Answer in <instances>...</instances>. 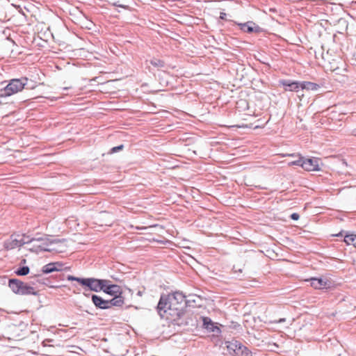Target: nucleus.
I'll return each instance as SVG.
<instances>
[{
	"mask_svg": "<svg viewBox=\"0 0 356 356\" xmlns=\"http://www.w3.org/2000/svg\"><path fill=\"white\" fill-rule=\"evenodd\" d=\"M326 68L327 70H330L338 74H341L342 72L346 71V68H341L338 65V62L335 60L330 62L329 64L327 65Z\"/></svg>",
	"mask_w": 356,
	"mask_h": 356,
	"instance_id": "obj_16",
	"label": "nucleus"
},
{
	"mask_svg": "<svg viewBox=\"0 0 356 356\" xmlns=\"http://www.w3.org/2000/svg\"><path fill=\"white\" fill-rule=\"evenodd\" d=\"M320 159L316 157L311 159H305L303 157V163L302 168L307 171H318Z\"/></svg>",
	"mask_w": 356,
	"mask_h": 356,
	"instance_id": "obj_8",
	"label": "nucleus"
},
{
	"mask_svg": "<svg viewBox=\"0 0 356 356\" xmlns=\"http://www.w3.org/2000/svg\"><path fill=\"white\" fill-rule=\"evenodd\" d=\"M68 280L76 281L82 286H87L90 291L98 292L103 289L104 283H106V280H99L96 278H81L68 275Z\"/></svg>",
	"mask_w": 356,
	"mask_h": 356,
	"instance_id": "obj_3",
	"label": "nucleus"
},
{
	"mask_svg": "<svg viewBox=\"0 0 356 356\" xmlns=\"http://www.w3.org/2000/svg\"><path fill=\"white\" fill-rule=\"evenodd\" d=\"M107 300L108 309H110L112 307H122L124 303V298L122 296V295L113 296L112 299Z\"/></svg>",
	"mask_w": 356,
	"mask_h": 356,
	"instance_id": "obj_13",
	"label": "nucleus"
},
{
	"mask_svg": "<svg viewBox=\"0 0 356 356\" xmlns=\"http://www.w3.org/2000/svg\"><path fill=\"white\" fill-rule=\"evenodd\" d=\"M337 236H343L342 232H340L339 234H337Z\"/></svg>",
	"mask_w": 356,
	"mask_h": 356,
	"instance_id": "obj_38",
	"label": "nucleus"
},
{
	"mask_svg": "<svg viewBox=\"0 0 356 356\" xmlns=\"http://www.w3.org/2000/svg\"><path fill=\"white\" fill-rule=\"evenodd\" d=\"M290 156H293V157H295L296 156L294 154H289Z\"/></svg>",
	"mask_w": 356,
	"mask_h": 356,
	"instance_id": "obj_37",
	"label": "nucleus"
},
{
	"mask_svg": "<svg viewBox=\"0 0 356 356\" xmlns=\"http://www.w3.org/2000/svg\"><path fill=\"white\" fill-rule=\"evenodd\" d=\"M28 83L26 77L11 79L9 83L0 90V97H8L21 92Z\"/></svg>",
	"mask_w": 356,
	"mask_h": 356,
	"instance_id": "obj_2",
	"label": "nucleus"
},
{
	"mask_svg": "<svg viewBox=\"0 0 356 356\" xmlns=\"http://www.w3.org/2000/svg\"><path fill=\"white\" fill-rule=\"evenodd\" d=\"M233 356H252V352L239 342V346H237Z\"/></svg>",
	"mask_w": 356,
	"mask_h": 356,
	"instance_id": "obj_14",
	"label": "nucleus"
},
{
	"mask_svg": "<svg viewBox=\"0 0 356 356\" xmlns=\"http://www.w3.org/2000/svg\"><path fill=\"white\" fill-rule=\"evenodd\" d=\"M25 237V234H13L4 242V248L7 250H13L16 248H19L24 244L30 243L31 241H26Z\"/></svg>",
	"mask_w": 356,
	"mask_h": 356,
	"instance_id": "obj_6",
	"label": "nucleus"
},
{
	"mask_svg": "<svg viewBox=\"0 0 356 356\" xmlns=\"http://www.w3.org/2000/svg\"><path fill=\"white\" fill-rule=\"evenodd\" d=\"M300 218V216L297 213H293L291 215V218L293 220H298Z\"/></svg>",
	"mask_w": 356,
	"mask_h": 356,
	"instance_id": "obj_25",
	"label": "nucleus"
},
{
	"mask_svg": "<svg viewBox=\"0 0 356 356\" xmlns=\"http://www.w3.org/2000/svg\"><path fill=\"white\" fill-rule=\"evenodd\" d=\"M144 292H145V289H144L143 290H139V291L137 292V295H138V296H140V297H141V296L143 295Z\"/></svg>",
	"mask_w": 356,
	"mask_h": 356,
	"instance_id": "obj_27",
	"label": "nucleus"
},
{
	"mask_svg": "<svg viewBox=\"0 0 356 356\" xmlns=\"http://www.w3.org/2000/svg\"><path fill=\"white\" fill-rule=\"evenodd\" d=\"M297 156H298V159L289 162V165H298L302 167V163H303V157L300 154H298Z\"/></svg>",
	"mask_w": 356,
	"mask_h": 356,
	"instance_id": "obj_22",
	"label": "nucleus"
},
{
	"mask_svg": "<svg viewBox=\"0 0 356 356\" xmlns=\"http://www.w3.org/2000/svg\"><path fill=\"white\" fill-rule=\"evenodd\" d=\"M310 284L316 289H323L329 287V282L321 278L312 277L309 280Z\"/></svg>",
	"mask_w": 356,
	"mask_h": 356,
	"instance_id": "obj_11",
	"label": "nucleus"
},
{
	"mask_svg": "<svg viewBox=\"0 0 356 356\" xmlns=\"http://www.w3.org/2000/svg\"><path fill=\"white\" fill-rule=\"evenodd\" d=\"M210 325H211V327H209V324H207V327H207V329H210V330H211L212 331H214V330L213 329V323H210Z\"/></svg>",
	"mask_w": 356,
	"mask_h": 356,
	"instance_id": "obj_30",
	"label": "nucleus"
},
{
	"mask_svg": "<svg viewBox=\"0 0 356 356\" xmlns=\"http://www.w3.org/2000/svg\"><path fill=\"white\" fill-rule=\"evenodd\" d=\"M63 266V264L59 262L49 263L42 267V272L44 274H49L55 271H60Z\"/></svg>",
	"mask_w": 356,
	"mask_h": 356,
	"instance_id": "obj_10",
	"label": "nucleus"
},
{
	"mask_svg": "<svg viewBox=\"0 0 356 356\" xmlns=\"http://www.w3.org/2000/svg\"><path fill=\"white\" fill-rule=\"evenodd\" d=\"M226 17V13H220V18L222 19H225Z\"/></svg>",
	"mask_w": 356,
	"mask_h": 356,
	"instance_id": "obj_28",
	"label": "nucleus"
},
{
	"mask_svg": "<svg viewBox=\"0 0 356 356\" xmlns=\"http://www.w3.org/2000/svg\"><path fill=\"white\" fill-rule=\"evenodd\" d=\"M103 289L102 291L111 296H116L122 295V289L117 284H113L111 281L106 280V283H104Z\"/></svg>",
	"mask_w": 356,
	"mask_h": 356,
	"instance_id": "obj_7",
	"label": "nucleus"
},
{
	"mask_svg": "<svg viewBox=\"0 0 356 356\" xmlns=\"http://www.w3.org/2000/svg\"><path fill=\"white\" fill-rule=\"evenodd\" d=\"M40 275H35V277L37 278V282H40V280H39Z\"/></svg>",
	"mask_w": 356,
	"mask_h": 356,
	"instance_id": "obj_33",
	"label": "nucleus"
},
{
	"mask_svg": "<svg viewBox=\"0 0 356 356\" xmlns=\"http://www.w3.org/2000/svg\"><path fill=\"white\" fill-rule=\"evenodd\" d=\"M279 83L284 87L285 90L289 91H298V89L300 88V82L298 81L282 79L279 81Z\"/></svg>",
	"mask_w": 356,
	"mask_h": 356,
	"instance_id": "obj_9",
	"label": "nucleus"
},
{
	"mask_svg": "<svg viewBox=\"0 0 356 356\" xmlns=\"http://www.w3.org/2000/svg\"><path fill=\"white\" fill-rule=\"evenodd\" d=\"M149 62L152 65L156 68H163L165 67V62L156 58H153Z\"/></svg>",
	"mask_w": 356,
	"mask_h": 356,
	"instance_id": "obj_19",
	"label": "nucleus"
},
{
	"mask_svg": "<svg viewBox=\"0 0 356 356\" xmlns=\"http://www.w3.org/2000/svg\"><path fill=\"white\" fill-rule=\"evenodd\" d=\"M8 286L13 293L19 295H37L33 286L20 281L17 279H10L8 281Z\"/></svg>",
	"mask_w": 356,
	"mask_h": 356,
	"instance_id": "obj_4",
	"label": "nucleus"
},
{
	"mask_svg": "<svg viewBox=\"0 0 356 356\" xmlns=\"http://www.w3.org/2000/svg\"><path fill=\"white\" fill-rule=\"evenodd\" d=\"M124 148V145H118V146H116V147H113L111 150H110V153L111 154H113V153H115L120 150H122V149Z\"/></svg>",
	"mask_w": 356,
	"mask_h": 356,
	"instance_id": "obj_23",
	"label": "nucleus"
},
{
	"mask_svg": "<svg viewBox=\"0 0 356 356\" xmlns=\"http://www.w3.org/2000/svg\"><path fill=\"white\" fill-rule=\"evenodd\" d=\"M285 321H286V318H280L279 320L276 321L275 323H284Z\"/></svg>",
	"mask_w": 356,
	"mask_h": 356,
	"instance_id": "obj_29",
	"label": "nucleus"
},
{
	"mask_svg": "<svg viewBox=\"0 0 356 356\" xmlns=\"http://www.w3.org/2000/svg\"><path fill=\"white\" fill-rule=\"evenodd\" d=\"M15 7H16L17 9H19V11L20 13H22V14H24V13H23V12L22 11V8H21L20 6H15Z\"/></svg>",
	"mask_w": 356,
	"mask_h": 356,
	"instance_id": "obj_32",
	"label": "nucleus"
},
{
	"mask_svg": "<svg viewBox=\"0 0 356 356\" xmlns=\"http://www.w3.org/2000/svg\"><path fill=\"white\" fill-rule=\"evenodd\" d=\"M226 348L229 354L233 355L234 351H236V348L237 346H239V341H226L225 342Z\"/></svg>",
	"mask_w": 356,
	"mask_h": 356,
	"instance_id": "obj_18",
	"label": "nucleus"
},
{
	"mask_svg": "<svg viewBox=\"0 0 356 356\" xmlns=\"http://www.w3.org/2000/svg\"><path fill=\"white\" fill-rule=\"evenodd\" d=\"M70 88H71V87H64L63 89V90H67V89Z\"/></svg>",
	"mask_w": 356,
	"mask_h": 356,
	"instance_id": "obj_35",
	"label": "nucleus"
},
{
	"mask_svg": "<svg viewBox=\"0 0 356 356\" xmlns=\"http://www.w3.org/2000/svg\"><path fill=\"white\" fill-rule=\"evenodd\" d=\"M233 270L235 272V273H242L243 271V267L241 266H238L236 265H234L233 266Z\"/></svg>",
	"mask_w": 356,
	"mask_h": 356,
	"instance_id": "obj_24",
	"label": "nucleus"
},
{
	"mask_svg": "<svg viewBox=\"0 0 356 356\" xmlns=\"http://www.w3.org/2000/svg\"><path fill=\"white\" fill-rule=\"evenodd\" d=\"M204 325L207 324V318H204Z\"/></svg>",
	"mask_w": 356,
	"mask_h": 356,
	"instance_id": "obj_36",
	"label": "nucleus"
},
{
	"mask_svg": "<svg viewBox=\"0 0 356 356\" xmlns=\"http://www.w3.org/2000/svg\"><path fill=\"white\" fill-rule=\"evenodd\" d=\"M29 268L28 266H22L15 270V274L19 276H24L29 273Z\"/></svg>",
	"mask_w": 356,
	"mask_h": 356,
	"instance_id": "obj_21",
	"label": "nucleus"
},
{
	"mask_svg": "<svg viewBox=\"0 0 356 356\" xmlns=\"http://www.w3.org/2000/svg\"><path fill=\"white\" fill-rule=\"evenodd\" d=\"M344 241L348 245L353 244L354 245H356V234H346L344 236Z\"/></svg>",
	"mask_w": 356,
	"mask_h": 356,
	"instance_id": "obj_20",
	"label": "nucleus"
},
{
	"mask_svg": "<svg viewBox=\"0 0 356 356\" xmlns=\"http://www.w3.org/2000/svg\"><path fill=\"white\" fill-rule=\"evenodd\" d=\"M30 239H31V238H29V236H26V237H25V240H26V241H28V240H30Z\"/></svg>",
	"mask_w": 356,
	"mask_h": 356,
	"instance_id": "obj_34",
	"label": "nucleus"
},
{
	"mask_svg": "<svg viewBox=\"0 0 356 356\" xmlns=\"http://www.w3.org/2000/svg\"><path fill=\"white\" fill-rule=\"evenodd\" d=\"M6 103H3V102H2L1 101H0V109H1V108H2V107H3L4 105H6Z\"/></svg>",
	"mask_w": 356,
	"mask_h": 356,
	"instance_id": "obj_31",
	"label": "nucleus"
},
{
	"mask_svg": "<svg viewBox=\"0 0 356 356\" xmlns=\"http://www.w3.org/2000/svg\"><path fill=\"white\" fill-rule=\"evenodd\" d=\"M186 296L181 292L161 296L157 305V312L162 318L174 323L180 325L181 317L184 315Z\"/></svg>",
	"mask_w": 356,
	"mask_h": 356,
	"instance_id": "obj_1",
	"label": "nucleus"
},
{
	"mask_svg": "<svg viewBox=\"0 0 356 356\" xmlns=\"http://www.w3.org/2000/svg\"><path fill=\"white\" fill-rule=\"evenodd\" d=\"M31 243L33 242H38L40 244L34 245L40 249L41 251L44 252H52L56 250L54 248H49V245L54 243H63L65 242V239H54L51 240L47 236H41V237H34L30 239Z\"/></svg>",
	"mask_w": 356,
	"mask_h": 356,
	"instance_id": "obj_5",
	"label": "nucleus"
},
{
	"mask_svg": "<svg viewBox=\"0 0 356 356\" xmlns=\"http://www.w3.org/2000/svg\"><path fill=\"white\" fill-rule=\"evenodd\" d=\"M113 6H117V7H121V8H128V6H124V5L119 4L118 3H113Z\"/></svg>",
	"mask_w": 356,
	"mask_h": 356,
	"instance_id": "obj_26",
	"label": "nucleus"
},
{
	"mask_svg": "<svg viewBox=\"0 0 356 356\" xmlns=\"http://www.w3.org/2000/svg\"><path fill=\"white\" fill-rule=\"evenodd\" d=\"M239 25L241 26V29L247 33L257 32L259 29V27L252 22H248Z\"/></svg>",
	"mask_w": 356,
	"mask_h": 356,
	"instance_id": "obj_15",
	"label": "nucleus"
},
{
	"mask_svg": "<svg viewBox=\"0 0 356 356\" xmlns=\"http://www.w3.org/2000/svg\"><path fill=\"white\" fill-rule=\"evenodd\" d=\"M300 88L302 90H317L320 86L318 84L309 82V81H302L300 82Z\"/></svg>",
	"mask_w": 356,
	"mask_h": 356,
	"instance_id": "obj_17",
	"label": "nucleus"
},
{
	"mask_svg": "<svg viewBox=\"0 0 356 356\" xmlns=\"http://www.w3.org/2000/svg\"><path fill=\"white\" fill-rule=\"evenodd\" d=\"M92 302L95 306L101 309H108V300L102 297L92 294L91 296Z\"/></svg>",
	"mask_w": 356,
	"mask_h": 356,
	"instance_id": "obj_12",
	"label": "nucleus"
}]
</instances>
